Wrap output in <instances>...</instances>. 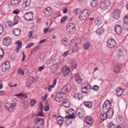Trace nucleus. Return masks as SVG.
I'll return each instance as SVG.
<instances>
[{"label":"nucleus","instance_id":"obj_9","mask_svg":"<svg viewBox=\"0 0 128 128\" xmlns=\"http://www.w3.org/2000/svg\"><path fill=\"white\" fill-rule=\"evenodd\" d=\"M88 10L87 9L84 10L79 16L80 19L82 20H83L86 19L87 16H88Z\"/></svg>","mask_w":128,"mask_h":128},{"label":"nucleus","instance_id":"obj_57","mask_svg":"<svg viewBox=\"0 0 128 128\" xmlns=\"http://www.w3.org/2000/svg\"><path fill=\"white\" fill-rule=\"evenodd\" d=\"M78 9L77 8V9H75L74 11V14L76 15L77 14L78 12Z\"/></svg>","mask_w":128,"mask_h":128},{"label":"nucleus","instance_id":"obj_55","mask_svg":"<svg viewBox=\"0 0 128 128\" xmlns=\"http://www.w3.org/2000/svg\"><path fill=\"white\" fill-rule=\"evenodd\" d=\"M44 116V115L42 114V111L40 110V111L39 112L38 114L37 115V116Z\"/></svg>","mask_w":128,"mask_h":128},{"label":"nucleus","instance_id":"obj_51","mask_svg":"<svg viewBox=\"0 0 128 128\" xmlns=\"http://www.w3.org/2000/svg\"><path fill=\"white\" fill-rule=\"evenodd\" d=\"M4 54V52L3 49L1 48H0V54L2 56H3Z\"/></svg>","mask_w":128,"mask_h":128},{"label":"nucleus","instance_id":"obj_14","mask_svg":"<svg viewBox=\"0 0 128 128\" xmlns=\"http://www.w3.org/2000/svg\"><path fill=\"white\" fill-rule=\"evenodd\" d=\"M104 112L106 113L107 118H110L112 116L114 113V111L112 108H110V110H108L106 112Z\"/></svg>","mask_w":128,"mask_h":128},{"label":"nucleus","instance_id":"obj_12","mask_svg":"<svg viewBox=\"0 0 128 128\" xmlns=\"http://www.w3.org/2000/svg\"><path fill=\"white\" fill-rule=\"evenodd\" d=\"M43 12L47 16H50L52 13V9L49 7L46 8L44 9L43 10Z\"/></svg>","mask_w":128,"mask_h":128},{"label":"nucleus","instance_id":"obj_48","mask_svg":"<svg viewBox=\"0 0 128 128\" xmlns=\"http://www.w3.org/2000/svg\"><path fill=\"white\" fill-rule=\"evenodd\" d=\"M99 88L98 86L97 85H95L94 86L93 88L92 89L94 90V91H96Z\"/></svg>","mask_w":128,"mask_h":128},{"label":"nucleus","instance_id":"obj_54","mask_svg":"<svg viewBox=\"0 0 128 128\" xmlns=\"http://www.w3.org/2000/svg\"><path fill=\"white\" fill-rule=\"evenodd\" d=\"M44 110L46 111H47L49 110V106L48 105H47L44 108Z\"/></svg>","mask_w":128,"mask_h":128},{"label":"nucleus","instance_id":"obj_36","mask_svg":"<svg viewBox=\"0 0 128 128\" xmlns=\"http://www.w3.org/2000/svg\"><path fill=\"white\" fill-rule=\"evenodd\" d=\"M34 79L33 77H30L28 80L27 82L28 84L31 85L32 84L33 82L34 81Z\"/></svg>","mask_w":128,"mask_h":128},{"label":"nucleus","instance_id":"obj_58","mask_svg":"<svg viewBox=\"0 0 128 128\" xmlns=\"http://www.w3.org/2000/svg\"><path fill=\"white\" fill-rule=\"evenodd\" d=\"M92 106V102L90 101H88V108H91Z\"/></svg>","mask_w":128,"mask_h":128},{"label":"nucleus","instance_id":"obj_39","mask_svg":"<svg viewBox=\"0 0 128 128\" xmlns=\"http://www.w3.org/2000/svg\"><path fill=\"white\" fill-rule=\"evenodd\" d=\"M107 126L108 128H114L115 127V125L112 122L108 123Z\"/></svg>","mask_w":128,"mask_h":128},{"label":"nucleus","instance_id":"obj_46","mask_svg":"<svg viewBox=\"0 0 128 128\" xmlns=\"http://www.w3.org/2000/svg\"><path fill=\"white\" fill-rule=\"evenodd\" d=\"M4 30V28L2 24H0V35L2 34Z\"/></svg>","mask_w":128,"mask_h":128},{"label":"nucleus","instance_id":"obj_11","mask_svg":"<svg viewBox=\"0 0 128 128\" xmlns=\"http://www.w3.org/2000/svg\"><path fill=\"white\" fill-rule=\"evenodd\" d=\"M116 44V41L113 39H109L107 42L108 46L112 48L115 46Z\"/></svg>","mask_w":128,"mask_h":128},{"label":"nucleus","instance_id":"obj_13","mask_svg":"<svg viewBox=\"0 0 128 128\" xmlns=\"http://www.w3.org/2000/svg\"><path fill=\"white\" fill-rule=\"evenodd\" d=\"M120 11L118 9L115 10L113 13L112 16L115 19H118L120 17Z\"/></svg>","mask_w":128,"mask_h":128},{"label":"nucleus","instance_id":"obj_52","mask_svg":"<svg viewBox=\"0 0 128 128\" xmlns=\"http://www.w3.org/2000/svg\"><path fill=\"white\" fill-rule=\"evenodd\" d=\"M68 52L67 51L64 53H63L62 54V56L64 57L66 56L67 55V54H69Z\"/></svg>","mask_w":128,"mask_h":128},{"label":"nucleus","instance_id":"obj_50","mask_svg":"<svg viewBox=\"0 0 128 128\" xmlns=\"http://www.w3.org/2000/svg\"><path fill=\"white\" fill-rule=\"evenodd\" d=\"M62 94L60 93L59 92L57 94L56 96L60 98H62Z\"/></svg>","mask_w":128,"mask_h":128},{"label":"nucleus","instance_id":"obj_49","mask_svg":"<svg viewBox=\"0 0 128 128\" xmlns=\"http://www.w3.org/2000/svg\"><path fill=\"white\" fill-rule=\"evenodd\" d=\"M72 49L74 52H76L78 51L79 48L78 47L76 46L74 47Z\"/></svg>","mask_w":128,"mask_h":128},{"label":"nucleus","instance_id":"obj_26","mask_svg":"<svg viewBox=\"0 0 128 128\" xmlns=\"http://www.w3.org/2000/svg\"><path fill=\"white\" fill-rule=\"evenodd\" d=\"M116 56L118 58H120V56H122L124 53L123 50L122 49H119L116 50Z\"/></svg>","mask_w":128,"mask_h":128},{"label":"nucleus","instance_id":"obj_38","mask_svg":"<svg viewBox=\"0 0 128 128\" xmlns=\"http://www.w3.org/2000/svg\"><path fill=\"white\" fill-rule=\"evenodd\" d=\"M70 66L72 69H73L76 68L77 66L76 62L75 61H73L71 64Z\"/></svg>","mask_w":128,"mask_h":128},{"label":"nucleus","instance_id":"obj_29","mask_svg":"<svg viewBox=\"0 0 128 128\" xmlns=\"http://www.w3.org/2000/svg\"><path fill=\"white\" fill-rule=\"evenodd\" d=\"M22 0H12L11 1L12 5L15 6L18 5Z\"/></svg>","mask_w":128,"mask_h":128},{"label":"nucleus","instance_id":"obj_61","mask_svg":"<svg viewBox=\"0 0 128 128\" xmlns=\"http://www.w3.org/2000/svg\"><path fill=\"white\" fill-rule=\"evenodd\" d=\"M22 54L23 55V56L22 57V58L21 60L22 61H24V60L25 58L26 57V56L24 52L22 53Z\"/></svg>","mask_w":128,"mask_h":128},{"label":"nucleus","instance_id":"obj_23","mask_svg":"<svg viewBox=\"0 0 128 128\" xmlns=\"http://www.w3.org/2000/svg\"><path fill=\"white\" fill-rule=\"evenodd\" d=\"M76 81L78 83H81L82 82V79L80 78L79 75L78 74H76L74 76Z\"/></svg>","mask_w":128,"mask_h":128},{"label":"nucleus","instance_id":"obj_63","mask_svg":"<svg viewBox=\"0 0 128 128\" xmlns=\"http://www.w3.org/2000/svg\"><path fill=\"white\" fill-rule=\"evenodd\" d=\"M94 108H92V109H91V108L89 109V110H89V112L91 114L92 113H93V110H94Z\"/></svg>","mask_w":128,"mask_h":128},{"label":"nucleus","instance_id":"obj_32","mask_svg":"<svg viewBox=\"0 0 128 128\" xmlns=\"http://www.w3.org/2000/svg\"><path fill=\"white\" fill-rule=\"evenodd\" d=\"M57 123L60 126L62 125L63 122V119L60 116H58L57 117Z\"/></svg>","mask_w":128,"mask_h":128},{"label":"nucleus","instance_id":"obj_17","mask_svg":"<svg viewBox=\"0 0 128 128\" xmlns=\"http://www.w3.org/2000/svg\"><path fill=\"white\" fill-rule=\"evenodd\" d=\"M63 75L65 76H68L70 75V70L68 68H63Z\"/></svg>","mask_w":128,"mask_h":128},{"label":"nucleus","instance_id":"obj_45","mask_svg":"<svg viewBox=\"0 0 128 128\" xmlns=\"http://www.w3.org/2000/svg\"><path fill=\"white\" fill-rule=\"evenodd\" d=\"M83 46L84 49L86 50L88 49V42H87L84 44L83 45Z\"/></svg>","mask_w":128,"mask_h":128},{"label":"nucleus","instance_id":"obj_27","mask_svg":"<svg viewBox=\"0 0 128 128\" xmlns=\"http://www.w3.org/2000/svg\"><path fill=\"white\" fill-rule=\"evenodd\" d=\"M74 97L77 99L81 100L82 99L83 96L82 95L80 94L76 93L74 95Z\"/></svg>","mask_w":128,"mask_h":128},{"label":"nucleus","instance_id":"obj_31","mask_svg":"<svg viewBox=\"0 0 128 128\" xmlns=\"http://www.w3.org/2000/svg\"><path fill=\"white\" fill-rule=\"evenodd\" d=\"M98 2V0H92L90 2V4L91 6L94 7L96 6Z\"/></svg>","mask_w":128,"mask_h":128},{"label":"nucleus","instance_id":"obj_44","mask_svg":"<svg viewBox=\"0 0 128 128\" xmlns=\"http://www.w3.org/2000/svg\"><path fill=\"white\" fill-rule=\"evenodd\" d=\"M93 123L92 118L90 117H88V125L91 126Z\"/></svg>","mask_w":128,"mask_h":128},{"label":"nucleus","instance_id":"obj_60","mask_svg":"<svg viewBox=\"0 0 128 128\" xmlns=\"http://www.w3.org/2000/svg\"><path fill=\"white\" fill-rule=\"evenodd\" d=\"M49 27H48L47 28H46L44 29V32L45 34H46L47 33V32L48 31V30Z\"/></svg>","mask_w":128,"mask_h":128},{"label":"nucleus","instance_id":"obj_37","mask_svg":"<svg viewBox=\"0 0 128 128\" xmlns=\"http://www.w3.org/2000/svg\"><path fill=\"white\" fill-rule=\"evenodd\" d=\"M18 20L19 17L17 16H15L14 19V23L12 25L14 26L17 24L18 23Z\"/></svg>","mask_w":128,"mask_h":128},{"label":"nucleus","instance_id":"obj_42","mask_svg":"<svg viewBox=\"0 0 128 128\" xmlns=\"http://www.w3.org/2000/svg\"><path fill=\"white\" fill-rule=\"evenodd\" d=\"M18 73L21 75H24V72L23 70L22 69H19L18 71Z\"/></svg>","mask_w":128,"mask_h":128},{"label":"nucleus","instance_id":"obj_6","mask_svg":"<svg viewBox=\"0 0 128 128\" xmlns=\"http://www.w3.org/2000/svg\"><path fill=\"white\" fill-rule=\"evenodd\" d=\"M74 110L72 109H70L68 110L67 111V113L69 114L68 116H66L65 118H72V119H74L76 118V116L74 115Z\"/></svg>","mask_w":128,"mask_h":128},{"label":"nucleus","instance_id":"obj_5","mask_svg":"<svg viewBox=\"0 0 128 128\" xmlns=\"http://www.w3.org/2000/svg\"><path fill=\"white\" fill-rule=\"evenodd\" d=\"M85 112L84 110L81 108L77 109L76 114L80 118H82L84 116Z\"/></svg>","mask_w":128,"mask_h":128},{"label":"nucleus","instance_id":"obj_4","mask_svg":"<svg viewBox=\"0 0 128 128\" xmlns=\"http://www.w3.org/2000/svg\"><path fill=\"white\" fill-rule=\"evenodd\" d=\"M71 88V84L69 83L64 86L62 90V92L63 94L68 93Z\"/></svg>","mask_w":128,"mask_h":128},{"label":"nucleus","instance_id":"obj_30","mask_svg":"<svg viewBox=\"0 0 128 128\" xmlns=\"http://www.w3.org/2000/svg\"><path fill=\"white\" fill-rule=\"evenodd\" d=\"M56 79H55L54 81L53 84L49 86L48 88V89L49 92H50L52 90L51 88H54L56 85Z\"/></svg>","mask_w":128,"mask_h":128},{"label":"nucleus","instance_id":"obj_43","mask_svg":"<svg viewBox=\"0 0 128 128\" xmlns=\"http://www.w3.org/2000/svg\"><path fill=\"white\" fill-rule=\"evenodd\" d=\"M82 92L84 94H87V88L86 86H85L84 88H82L81 89Z\"/></svg>","mask_w":128,"mask_h":128},{"label":"nucleus","instance_id":"obj_41","mask_svg":"<svg viewBox=\"0 0 128 128\" xmlns=\"http://www.w3.org/2000/svg\"><path fill=\"white\" fill-rule=\"evenodd\" d=\"M36 102V101L34 99H32L30 102V104L31 106H33Z\"/></svg>","mask_w":128,"mask_h":128},{"label":"nucleus","instance_id":"obj_10","mask_svg":"<svg viewBox=\"0 0 128 128\" xmlns=\"http://www.w3.org/2000/svg\"><path fill=\"white\" fill-rule=\"evenodd\" d=\"M24 17L27 20H32L33 19V13L32 12L26 13L24 15Z\"/></svg>","mask_w":128,"mask_h":128},{"label":"nucleus","instance_id":"obj_40","mask_svg":"<svg viewBox=\"0 0 128 128\" xmlns=\"http://www.w3.org/2000/svg\"><path fill=\"white\" fill-rule=\"evenodd\" d=\"M16 96H20L22 97H23L25 98H26L28 97V96L23 92L19 94H16Z\"/></svg>","mask_w":128,"mask_h":128},{"label":"nucleus","instance_id":"obj_21","mask_svg":"<svg viewBox=\"0 0 128 128\" xmlns=\"http://www.w3.org/2000/svg\"><path fill=\"white\" fill-rule=\"evenodd\" d=\"M10 67L9 63L8 62H6L3 64L2 66V70L4 72H5L8 70Z\"/></svg>","mask_w":128,"mask_h":128},{"label":"nucleus","instance_id":"obj_56","mask_svg":"<svg viewBox=\"0 0 128 128\" xmlns=\"http://www.w3.org/2000/svg\"><path fill=\"white\" fill-rule=\"evenodd\" d=\"M68 53L69 54H72L74 52L73 51V49H70L68 50Z\"/></svg>","mask_w":128,"mask_h":128},{"label":"nucleus","instance_id":"obj_16","mask_svg":"<svg viewBox=\"0 0 128 128\" xmlns=\"http://www.w3.org/2000/svg\"><path fill=\"white\" fill-rule=\"evenodd\" d=\"M115 33L118 34H121L122 32V30L121 26L119 25H117L114 26V29Z\"/></svg>","mask_w":128,"mask_h":128},{"label":"nucleus","instance_id":"obj_25","mask_svg":"<svg viewBox=\"0 0 128 128\" xmlns=\"http://www.w3.org/2000/svg\"><path fill=\"white\" fill-rule=\"evenodd\" d=\"M20 30L18 28H15L13 31V33L15 36H18L20 34Z\"/></svg>","mask_w":128,"mask_h":128},{"label":"nucleus","instance_id":"obj_22","mask_svg":"<svg viewBox=\"0 0 128 128\" xmlns=\"http://www.w3.org/2000/svg\"><path fill=\"white\" fill-rule=\"evenodd\" d=\"M70 101L69 100L65 99L63 102V106L66 108H68L70 106Z\"/></svg>","mask_w":128,"mask_h":128},{"label":"nucleus","instance_id":"obj_62","mask_svg":"<svg viewBox=\"0 0 128 128\" xmlns=\"http://www.w3.org/2000/svg\"><path fill=\"white\" fill-rule=\"evenodd\" d=\"M28 107V104L27 103H24V109H26Z\"/></svg>","mask_w":128,"mask_h":128},{"label":"nucleus","instance_id":"obj_24","mask_svg":"<svg viewBox=\"0 0 128 128\" xmlns=\"http://www.w3.org/2000/svg\"><path fill=\"white\" fill-rule=\"evenodd\" d=\"M120 67V64H119L118 63H116L114 66V68L115 69L114 72L116 73H118Z\"/></svg>","mask_w":128,"mask_h":128},{"label":"nucleus","instance_id":"obj_35","mask_svg":"<svg viewBox=\"0 0 128 128\" xmlns=\"http://www.w3.org/2000/svg\"><path fill=\"white\" fill-rule=\"evenodd\" d=\"M60 42L62 45L67 46L68 44V42L66 39H62L61 40Z\"/></svg>","mask_w":128,"mask_h":128},{"label":"nucleus","instance_id":"obj_2","mask_svg":"<svg viewBox=\"0 0 128 128\" xmlns=\"http://www.w3.org/2000/svg\"><path fill=\"white\" fill-rule=\"evenodd\" d=\"M76 24L73 23H70L66 26V31L68 32H73L76 30Z\"/></svg>","mask_w":128,"mask_h":128},{"label":"nucleus","instance_id":"obj_8","mask_svg":"<svg viewBox=\"0 0 128 128\" xmlns=\"http://www.w3.org/2000/svg\"><path fill=\"white\" fill-rule=\"evenodd\" d=\"M16 106L15 103L12 104L11 103H7L6 104V106L8 110L10 112H12L14 110V108Z\"/></svg>","mask_w":128,"mask_h":128},{"label":"nucleus","instance_id":"obj_3","mask_svg":"<svg viewBox=\"0 0 128 128\" xmlns=\"http://www.w3.org/2000/svg\"><path fill=\"white\" fill-rule=\"evenodd\" d=\"M111 102L108 100H107L104 104L102 106V111L104 112H106L108 110H110Z\"/></svg>","mask_w":128,"mask_h":128},{"label":"nucleus","instance_id":"obj_15","mask_svg":"<svg viewBox=\"0 0 128 128\" xmlns=\"http://www.w3.org/2000/svg\"><path fill=\"white\" fill-rule=\"evenodd\" d=\"M34 122L35 124H38L40 125H42L44 123V121L42 118H36L34 120Z\"/></svg>","mask_w":128,"mask_h":128},{"label":"nucleus","instance_id":"obj_64","mask_svg":"<svg viewBox=\"0 0 128 128\" xmlns=\"http://www.w3.org/2000/svg\"><path fill=\"white\" fill-rule=\"evenodd\" d=\"M12 23V22L11 21H9L8 22V25L10 27H11Z\"/></svg>","mask_w":128,"mask_h":128},{"label":"nucleus","instance_id":"obj_18","mask_svg":"<svg viewBox=\"0 0 128 128\" xmlns=\"http://www.w3.org/2000/svg\"><path fill=\"white\" fill-rule=\"evenodd\" d=\"M102 20L100 16L96 17L94 19V23L96 25H100L102 24Z\"/></svg>","mask_w":128,"mask_h":128},{"label":"nucleus","instance_id":"obj_28","mask_svg":"<svg viewBox=\"0 0 128 128\" xmlns=\"http://www.w3.org/2000/svg\"><path fill=\"white\" fill-rule=\"evenodd\" d=\"M16 44L18 45V47L17 48L16 52L18 53L22 45V42H20L19 40H18L16 42Z\"/></svg>","mask_w":128,"mask_h":128},{"label":"nucleus","instance_id":"obj_47","mask_svg":"<svg viewBox=\"0 0 128 128\" xmlns=\"http://www.w3.org/2000/svg\"><path fill=\"white\" fill-rule=\"evenodd\" d=\"M34 44L33 43H30L26 45V48H30Z\"/></svg>","mask_w":128,"mask_h":128},{"label":"nucleus","instance_id":"obj_20","mask_svg":"<svg viewBox=\"0 0 128 128\" xmlns=\"http://www.w3.org/2000/svg\"><path fill=\"white\" fill-rule=\"evenodd\" d=\"M30 4V0H24L22 6L23 8L29 6Z\"/></svg>","mask_w":128,"mask_h":128},{"label":"nucleus","instance_id":"obj_1","mask_svg":"<svg viewBox=\"0 0 128 128\" xmlns=\"http://www.w3.org/2000/svg\"><path fill=\"white\" fill-rule=\"evenodd\" d=\"M110 4V2L108 0H105L101 2L100 4V7L102 10L108 9Z\"/></svg>","mask_w":128,"mask_h":128},{"label":"nucleus","instance_id":"obj_34","mask_svg":"<svg viewBox=\"0 0 128 128\" xmlns=\"http://www.w3.org/2000/svg\"><path fill=\"white\" fill-rule=\"evenodd\" d=\"M104 30H103L102 28H100L97 30L96 31V33L98 35H101L104 33Z\"/></svg>","mask_w":128,"mask_h":128},{"label":"nucleus","instance_id":"obj_19","mask_svg":"<svg viewBox=\"0 0 128 128\" xmlns=\"http://www.w3.org/2000/svg\"><path fill=\"white\" fill-rule=\"evenodd\" d=\"M116 94L118 96H121L123 94L124 91L123 89L120 88H117L116 90Z\"/></svg>","mask_w":128,"mask_h":128},{"label":"nucleus","instance_id":"obj_59","mask_svg":"<svg viewBox=\"0 0 128 128\" xmlns=\"http://www.w3.org/2000/svg\"><path fill=\"white\" fill-rule=\"evenodd\" d=\"M44 68V66H41L40 67L38 68V71H40L42 70Z\"/></svg>","mask_w":128,"mask_h":128},{"label":"nucleus","instance_id":"obj_33","mask_svg":"<svg viewBox=\"0 0 128 128\" xmlns=\"http://www.w3.org/2000/svg\"><path fill=\"white\" fill-rule=\"evenodd\" d=\"M100 118L102 120H106L107 116H106V113H101L100 115Z\"/></svg>","mask_w":128,"mask_h":128},{"label":"nucleus","instance_id":"obj_53","mask_svg":"<svg viewBox=\"0 0 128 128\" xmlns=\"http://www.w3.org/2000/svg\"><path fill=\"white\" fill-rule=\"evenodd\" d=\"M55 100L56 101L58 102H59L62 100V98H60L56 96L55 97Z\"/></svg>","mask_w":128,"mask_h":128},{"label":"nucleus","instance_id":"obj_7","mask_svg":"<svg viewBox=\"0 0 128 128\" xmlns=\"http://www.w3.org/2000/svg\"><path fill=\"white\" fill-rule=\"evenodd\" d=\"M12 39L10 37H7L4 38L3 40V44L6 46L10 45L12 44Z\"/></svg>","mask_w":128,"mask_h":128}]
</instances>
